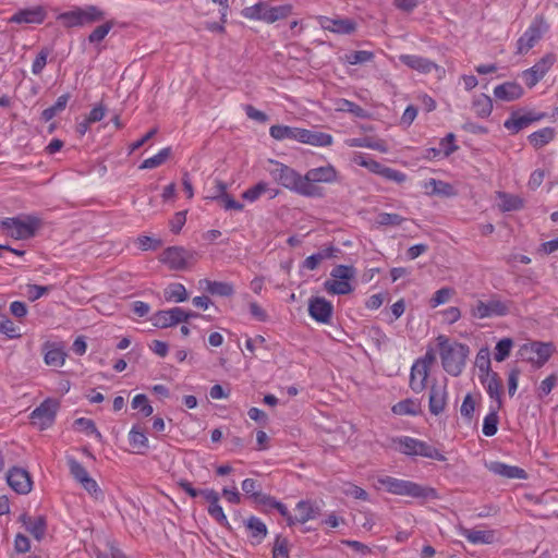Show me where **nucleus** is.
Instances as JSON below:
<instances>
[{
	"label": "nucleus",
	"mask_w": 558,
	"mask_h": 558,
	"mask_svg": "<svg viewBox=\"0 0 558 558\" xmlns=\"http://www.w3.org/2000/svg\"><path fill=\"white\" fill-rule=\"evenodd\" d=\"M269 135L279 142L290 140L315 147H328L333 143V137L329 133L283 124L271 125Z\"/></svg>",
	"instance_id": "f257e3e1"
},
{
	"label": "nucleus",
	"mask_w": 558,
	"mask_h": 558,
	"mask_svg": "<svg viewBox=\"0 0 558 558\" xmlns=\"http://www.w3.org/2000/svg\"><path fill=\"white\" fill-rule=\"evenodd\" d=\"M377 488H384L387 493L392 495L407 496L416 499L427 500L438 498V493L433 487L389 475L377 478Z\"/></svg>",
	"instance_id": "f03ea898"
},
{
	"label": "nucleus",
	"mask_w": 558,
	"mask_h": 558,
	"mask_svg": "<svg viewBox=\"0 0 558 558\" xmlns=\"http://www.w3.org/2000/svg\"><path fill=\"white\" fill-rule=\"evenodd\" d=\"M437 343L444 369L451 376H459L465 366L469 347L460 342H450L444 335L437 337Z\"/></svg>",
	"instance_id": "7ed1b4c3"
},
{
	"label": "nucleus",
	"mask_w": 558,
	"mask_h": 558,
	"mask_svg": "<svg viewBox=\"0 0 558 558\" xmlns=\"http://www.w3.org/2000/svg\"><path fill=\"white\" fill-rule=\"evenodd\" d=\"M303 178L304 197H323L324 190L317 183L332 184L338 182V171L332 165L328 163L307 170Z\"/></svg>",
	"instance_id": "20e7f679"
},
{
	"label": "nucleus",
	"mask_w": 558,
	"mask_h": 558,
	"mask_svg": "<svg viewBox=\"0 0 558 558\" xmlns=\"http://www.w3.org/2000/svg\"><path fill=\"white\" fill-rule=\"evenodd\" d=\"M39 227L40 220L35 216L8 217L0 222V230L15 240L33 238Z\"/></svg>",
	"instance_id": "39448f33"
},
{
	"label": "nucleus",
	"mask_w": 558,
	"mask_h": 558,
	"mask_svg": "<svg viewBox=\"0 0 558 558\" xmlns=\"http://www.w3.org/2000/svg\"><path fill=\"white\" fill-rule=\"evenodd\" d=\"M356 275L355 268L349 265H337L330 272V279L324 282L329 294L343 295L353 291L351 281Z\"/></svg>",
	"instance_id": "423d86ee"
},
{
	"label": "nucleus",
	"mask_w": 558,
	"mask_h": 558,
	"mask_svg": "<svg viewBox=\"0 0 558 558\" xmlns=\"http://www.w3.org/2000/svg\"><path fill=\"white\" fill-rule=\"evenodd\" d=\"M274 168L269 170L272 179L284 189L304 196V178L293 168L276 160H270Z\"/></svg>",
	"instance_id": "0eeeda50"
},
{
	"label": "nucleus",
	"mask_w": 558,
	"mask_h": 558,
	"mask_svg": "<svg viewBox=\"0 0 558 558\" xmlns=\"http://www.w3.org/2000/svg\"><path fill=\"white\" fill-rule=\"evenodd\" d=\"M352 161L360 167L366 168L369 172L398 184H402L408 179L404 172L386 167L365 153H355Z\"/></svg>",
	"instance_id": "6e6552de"
},
{
	"label": "nucleus",
	"mask_w": 558,
	"mask_h": 558,
	"mask_svg": "<svg viewBox=\"0 0 558 558\" xmlns=\"http://www.w3.org/2000/svg\"><path fill=\"white\" fill-rule=\"evenodd\" d=\"M513 303L510 300H501L497 295H493L488 301H477L472 305L471 316L477 319L489 317H504L510 313Z\"/></svg>",
	"instance_id": "1a4fd4ad"
},
{
	"label": "nucleus",
	"mask_w": 558,
	"mask_h": 558,
	"mask_svg": "<svg viewBox=\"0 0 558 558\" xmlns=\"http://www.w3.org/2000/svg\"><path fill=\"white\" fill-rule=\"evenodd\" d=\"M548 28L549 25L542 15L535 16L526 31L517 40V53H526L541 40Z\"/></svg>",
	"instance_id": "9d476101"
},
{
	"label": "nucleus",
	"mask_w": 558,
	"mask_h": 558,
	"mask_svg": "<svg viewBox=\"0 0 558 558\" xmlns=\"http://www.w3.org/2000/svg\"><path fill=\"white\" fill-rule=\"evenodd\" d=\"M553 351L550 343L534 341L522 344L518 351V355L521 360L541 367L550 359Z\"/></svg>",
	"instance_id": "9b49d317"
},
{
	"label": "nucleus",
	"mask_w": 558,
	"mask_h": 558,
	"mask_svg": "<svg viewBox=\"0 0 558 558\" xmlns=\"http://www.w3.org/2000/svg\"><path fill=\"white\" fill-rule=\"evenodd\" d=\"M48 16V10L46 5L39 4L28 8L19 9L15 13H13L8 22L11 24H34L40 25L43 24Z\"/></svg>",
	"instance_id": "f8f14e48"
},
{
	"label": "nucleus",
	"mask_w": 558,
	"mask_h": 558,
	"mask_svg": "<svg viewBox=\"0 0 558 558\" xmlns=\"http://www.w3.org/2000/svg\"><path fill=\"white\" fill-rule=\"evenodd\" d=\"M557 58L554 53H547L533 66L522 72V78L527 87H534L550 70Z\"/></svg>",
	"instance_id": "ddd939ff"
},
{
	"label": "nucleus",
	"mask_w": 558,
	"mask_h": 558,
	"mask_svg": "<svg viewBox=\"0 0 558 558\" xmlns=\"http://www.w3.org/2000/svg\"><path fill=\"white\" fill-rule=\"evenodd\" d=\"M193 257L194 253L182 246H170L160 255V262L172 270H183Z\"/></svg>",
	"instance_id": "4468645a"
},
{
	"label": "nucleus",
	"mask_w": 558,
	"mask_h": 558,
	"mask_svg": "<svg viewBox=\"0 0 558 558\" xmlns=\"http://www.w3.org/2000/svg\"><path fill=\"white\" fill-rule=\"evenodd\" d=\"M58 403L52 399H46L31 413V423L39 429H46L52 425L57 414Z\"/></svg>",
	"instance_id": "2eb2a0df"
},
{
	"label": "nucleus",
	"mask_w": 558,
	"mask_h": 558,
	"mask_svg": "<svg viewBox=\"0 0 558 558\" xmlns=\"http://www.w3.org/2000/svg\"><path fill=\"white\" fill-rule=\"evenodd\" d=\"M316 21L324 31L337 35H351L357 29V23L349 17H328L319 15L316 17Z\"/></svg>",
	"instance_id": "dca6fc26"
},
{
	"label": "nucleus",
	"mask_w": 558,
	"mask_h": 558,
	"mask_svg": "<svg viewBox=\"0 0 558 558\" xmlns=\"http://www.w3.org/2000/svg\"><path fill=\"white\" fill-rule=\"evenodd\" d=\"M308 314L317 323L328 325L333 315V305L322 296H313L308 300Z\"/></svg>",
	"instance_id": "f3484780"
},
{
	"label": "nucleus",
	"mask_w": 558,
	"mask_h": 558,
	"mask_svg": "<svg viewBox=\"0 0 558 558\" xmlns=\"http://www.w3.org/2000/svg\"><path fill=\"white\" fill-rule=\"evenodd\" d=\"M8 485L17 494L26 495L32 490L33 481L29 473L23 469L14 466L7 473Z\"/></svg>",
	"instance_id": "a211bd4d"
},
{
	"label": "nucleus",
	"mask_w": 558,
	"mask_h": 558,
	"mask_svg": "<svg viewBox=\"0 0 558 558\" xmlns=\"http://www.w3.org/2000/svg\"><path fill=\"white\" fill-rule=\"evenodd\" d=\"M185 317L182 307H172L158 311L150 320L157 328H168L180 323H185Z\"/></svg>",
	"instance_id": "6ab92c4d"
},
{
	"label": "nucleus",
	"mask_w": 558,
	"mask_h": 558,
	"mask_svg": "<svg viewBox=\"0 0 558 558\" xmlns=\"http://www.w3.org/2000/svg\"><path fill=\"white\" fill-rule=\"evenodd\" d=\"M545 113L529 112L520 114L512 112L511 116L504 122V126L513 134L519 133L521 130L527 128L531 123L541 121Z\"/></svg>",
	"instance_id": "aec40b11"
},
{
	"label": "nucleus",
	"mask_w": 558,
	"mask_h": 558,
	"mask_svg": "<svg viewBox=\"0 0 558 558\" xmlns=\"http://www.w3.org/2000/svg\"><path fill=\"white\" fill-rule=\"evenodd\" d=\"M202 496L209 502L208 514L221 526H229V521L219 504V494L215 489H202Z\"/></svg>",
	"instance_id": "412c9836"
},
{
	"label": "nucleus",
	"mask_w": 558,
	"mask_h": 558,
	"mask_svg": "<svg viewBox=\"0 0 558 558\" xmlns=\"http://www.w3.org/2000/svg\"><path fill=\"white\" fill-rule=\"evenodd\" d=\"M487 470L495 475L505 478H518V480H526V472L515 465H509L500 461H492L485 464Z\"/></svg>",
	"instance_id": "4be33fe9"
},
{
	"label": "nucleus",
	"mask_w": 558,
	"mask_h": 558,
	"mask_svg": "<svg viewBox=\"0 0 558 558\" xmlns=\"http://www.w3.org/2000/svg\"><path fill=\"white\" fill-rule=\"evenodd\" d=\"M44 361L48 366L61 367L66 357V352L62 343L46 342L43 347Z\"/></svg>",
	"instance_id": "5701e85b"
},
{
	"label": "nucleus",
	"mask_w": 558,
	"mask_h": 558,
	"mask_svg": "<svg viewBox=\"0 0 558 558\" xmlns=\"http://www.w3.org/2000/svg\"><path fill=\"white\" fill-rule=\"evenodd\" d=\"M480 381L485 388L489 398L496 401V405L501 407V381L498 374L496 372L481 374Z\"/></svg>",
	"instance_id": "b1692460"
},
{
	"label": "nucleus",
	"mask_w": 558,
	"mask_h": 558,
	"mask_svg": "<svg viewBox=\"0 0 558 558\" xmlns=\"http://www.w3.org/2000/svg\"><path fill=\"white\" fill-rule=\"evenodd\" d=\"M20 522L37 541L45 537L47 522L44 515L31 517L27 513L20 515Z\"/></svg>",
	"instance_id": "393cba45"
},
{
	"label": "nucleus",
	"mask_w": 558,
	"mask_h": 558,
	"mask_svg": "<svg viewBox=\"0 0 558 558\" xmlns=\"http://www.w3.org/2000/svg\"><path fill=\"white\" fill-rule=\"evenodd\" d=\"M295 511L298 513L293 518V525L316 519L320 513V507L311 500H300L295 506Z\"/></svg>",
	"instance_id": "a878e982"
},
{
	"label": "nucleus",
	"mask_w": 558,
	"mask_h": 558,
	"mask_svg": "<svg viewBox=\"0 0 558 558\" xmlns=\"http://www.w3.org/2000/svg\"><path fill=\"white\" fill-rule=\"evenodd\" d=\"M430 368L425 365H421L414 362L410 372V388L415 392L420 393L425 390L427 386V378L429 376Z\"/></svg>",
	"instance_id": "bb28decb"
},
{
	"label": "nucleus",
	"mask_w": 558,
	"mask_h": 558,
	"mask_svg": "<svg viewBox=\"0 0 558 558\" xmlns=\"http://www.w3.org/2000/svg\"><path fill=\"white\" fill-rule=\"evenodd\" d=\"M399 60L402 64L407 65L408 68L423 74L429 73L434 69L438 68L437 64L430 61L429 59L417 54H401L399 56Z\"/></svg>",
	"instance_id": "cd10ccee"
},
{
	"label": "nucleus",
	"mask_w": 558,
	"mask_h": 558,
	"mask_svg": "<svg viewBox=\"0 0 558 558\" xmlns=\"http://www.w3.org/2000/svg\"><path fill=\"white\" fill-rule=\"evenodd\" d=\"M447 388L446 386L433 385L429 391L428 408L432 414L439 415L447 405Z\"/></svg>",
	"instance_id": "c85d7f7f"
},
{
	"label": "nucleus",
	"mask_w": 558,
	"mask_h": 558,
	"mask_svg": "<svg viewBox=\"0 0 558 558\" xmlns=\"http://www.w3.org/2000/svg\"><path fill=\"white\" fill-rule=\"evenodd\" d=\"M420 439L410 436H396L390 439V448L408 457H416Z\"/></svg>",
	"instance_id": "c756f323"
},
{
	"label": "nucleus",
	"mask_w": 558,
	"mask_h": 558,
	"mask_svg": "<svg viewBox=\"0 0 558 558\" xmlns=\"http://www.w3.org/2000/svg\"><path fill=\"white\" fill-rule=\"evenodd\" d=\"M523 88L517 82H506L494 88V96L502 101H513L523 96Z\"/></svg>",
	"instance_id": "7c9ffc66"
},
{
	"label": "nucleus",
	"mask_w": 558,
	"mask_h": 558,
	"mask_svg": "<svg viewBox=\"0 0 558 558\" xmlns=\"http://www.w3.org/2000/svg\"><path fill=\"white\" fill-rule=\"evenodd\" d=\"M80 27L104 22L107 13L97 5L78 7Z\"/></svg>",
	"instance_id": "2f4dec72"
},
{
	"label": "nucleus",
	"mask_w": 558,
	"mask_h": 558,
	"mask_svg": "<svg viewBox=\"0 0 558 558\" xmlns=\"http://www.w3.org/2000/svg\"><path fill=\"white\" fill-rule=\"evenodd\" d=\"M244 524L248 531V536L252 539V544H260L267 536V526L259 518L251 515L245 520Z\"/></svg>",
	"instance_id": "473e14b6"
},
{
	"label": "nucleus",
	"mask_w": 558,
	"mask_h": 558,
	"mask_svg": "<svg viewBox=\"0 0 558 558\" xmlns=\"http://www.w3.org/2000/svg\"><path fill=\"white\" fill-rule=\"evenodd\" d=\"M391 412L398 416H416L421 413V402L418 399L407 398L395 403Z\"/></svg>",
	"instance_id": "72a5a7b5"
},
{
	"label": "nucleus",
	"mask_w": 558,
	"mask_h": 558,
	"mask_svg": "<svg viewBox=\"0 0 558 558\" xmlns=\"http://www.w3.org/2000/svg\"><path fill=\"white\" fill-rule=\"evenodd\" d=\"M460 535L472 544H492L495 541V532L492 530L460 529Z\"/></svg>",
	"instance_id": "f704fd0d"
},
{
	"label": "nucleus",
	"mask_w": 558,
	"mask_h": 558,
	"mask_svg": "<svg viewBox=\"0 0 558 558\" xmlns=\"http://www.w3.org/2000/svg\"><path fill=\"white\" fill-rule=\"evenodd\" d=\"M199 286L205 291L213 295L219 296H231L234 293V287L232 283L223 282V281H211L208 279L199 280Z\"/></svg>",
	"instance_id": "c9c22d12"
},
{
	"label": "nucleus",
	"mask_w": 558,
	"mask_h": 558,
	"mask_svg": "<svg viewBox=\"0 0 558 558\" xmlns=\"http://www.w3.org/2000/svg\"><path fill=\"white\" fill-rule=\"evenodd\" d=\"M129 442L136 453L143 454L148 449V438L138 425H134L128 435Z\"/></svg>",
	"instance_id": "e433bc0d"
},
{
	"label": "nucleus",
	"mask_w": 558,
	"mask_h": 558,
	"mask_svg": "<svg viewBox=\"0 0 558 558\" xmlns=\"http://www.w3.org/2000/svg\"><path fill=\"white\" fill-rule=\"evenodd\" d=\"M269 4L265 1H258L257 3L246 7L242 10L241 14L243 17L252 21H263L267 23L266 16L268 15Z\"/></svg>",
	"instance_id": "4c0bfd02"
},
{
	"label": "nucleus",
	"mask_w": 558,
	"mask_h": 558,
	"mask_svg": "<svg viewBox=\"0 0 558 558\" xmlns=\"http://www.w3.org/2000/svg\"><path fill=\"white\" fill-rule=\"evenodd\" d=\"M555 134L556 132L554 128L546 126L531 133L527 136V140L534 148H542L555 138Z\"/></svg>",
	"instance_id": "58836bf2"
},
{
	"label": "nucleus",
	"mask_w": 558,
	"mask_h": 558,
	"mask_svg": "<svg viewBox=\"0 0 558 558\" xmlns=\"http://www.w3.org/2000/svg\"><path fill=\"white\" fill-rule=\"evenodd\" d=\"M472 108L478 118L486 119L492 114L493 100L488 95L480 94L473 98Z\"/></svg>",
	"instance_id": "ea45409f"
},
{
	"label": "nucleus",
	"mask_w": 558,
	"mask_h": 558,
	"mask_svg": "<svg viewBox=\"0 0 558 558\" xmlns=\"http://www.w3.org/2000/svg\"><path fill=\"white\" fill-rule=\"evenodd\" d=\"M423 187L425 189L427 194L442 195V196H452L454 194L453 187L450 183L444 182L437 179L427 180Z\"/></svg>",
	"instance_id": "a19ab883"
},
{
	"label": "nucleus",
	"mask_w": 558,
	"mask_h": 558,
	"mask_svg": "<svg viewBox=\"0 0 558 558\" xmlns=\"http://www.w3.org/2000/svg\"><path fill=\"white\" fill-rule=\"evenodd\" d=\"M242 490L246 496L254 499L258 505H264V498H268L269 495H265L260 492V484L254 478H245L242 482Z\"/></svg>",
	"instance_id": "79ce46f5"
},
{
	"label": "nucleus",
	"mask_w": 558,
	"mask_h": 558,
	"mask_svg": "<svg viewBox=\"0 0 558 558\" xmlns=\"http://www.w3.org/2000/svg\"><path fill=\"white\" fill-rule=\"evenodd\" d=\"M501 407L490 405L489 412L484 417L482 432L487 437L494 436L498 430V410Z\"/></svg>",
	"instance_id": "37998d69"
},
{
	"label": "nucleus",
	"mask_w": 558,
	"mask_h": 558,
	"mask_svg": "<svg viewBox=\"0 0 558 558\" xmlns=\"http://www.w3.org/2000/svg\"><path fill=\"white\" fill-rule=\"evenodd\" d=\"M66 464L70 471V474L72 477L81 485L85 481H87L90 475L88 471L85 469V466L78 462L74 457L68 456L66 457Z\"/></svg>",
	"instance_id": "c03bdc74"
},
{
	"label": "nucleus",
	"mask_w": 558,
	"mask_h": 558,
	"mask_svg": "<svg viewBox=\"0 0 558 558\" xmlns=\"http://www.w3.org/2000/svg\"><path fill=\"white\" fill-rule=\"evenodd\" d=\"M165 299L168 302L181 303L189 299V294L182 283L175 282L165 289Z\"/></svg>",
	"instance_id": "a18cd8bd"
},
{
	"label": "nucleus",
	"mask_w": 558,
	"mask_h": 558,
	"mask_svg": "<svg viewBox=\"0 0 558 558\" xmlns=\"http://www.w3.org/2000/svg\"><path fill=\"white\" fill-rule=\"evenodd\" d=\"M497 195L500 199L499 207L502 211H513L523 208L524 204L521 197L505 192H498Z\"/></svg>",
	"instance_id": "49530a36"
},
{
	"label": "nucleus",
	"mask_w": 558,
	"mask_h": 558,
	"mask_svg": "<svg viewBox=\"0 0 558 558\" xmlns=\"http://www.w3.org/2000/svg\"><path fill=\"white\" fill-rule=\"evenodd\" d=\"M293 13V5L291 3H284L280 5H269L267 24H272L277 21L284 20Z\"/></svg>",
	"instance_id": "de8ad7c7"
},
{
	"label": "nucleus",
	"mask_w": 558,
	"mask_h": 558,
	"mask_svg": "<svg viewBox=\"0 0 558 558\" xmlns=\"http://www.w3.org/2000/svg\"><path fill=\"white\" fill-rule=\"evenodd\" d=\"M416 457L428 458L440 462L447 460L446 456L439 449L421 439L418 441Z\"/></svg>",
	"instance_id": "09e8293b"
},
{
	"label": "nucleus",
	"mask_w": 558,
	"mask_h": 558,
	"mask_svg": "<svg viewBox=\"0 0 558 558\" xmlns=\"http://www.w3.org/2000/svg\"><path fill=\"white\" fill-rule=\"evenodd\" d=\"M208 199L217 202L225 210H243L244 206L242 203L235 201L229 193L220 196H207Z\"/></svg>",
	"instance_id": "8fccbe9b"
},
{
	"label": "nucleus",
	"mask_w": 558,
	"mask_h": 558,
	"mask_svg": "<svg viewBox=\"0 0 558 558\" xmlns=\"http://www.w3.org/2000/svg\"><path fill=\"white\" fill-rule=\"evenodd\" d=\"M269 190V183L265 181H259L255 185L248 187L242 193V198L254 203L256 202L263 194H266V192Z\"/></svg>",
	"instance_id": "3c124183"
},
{
	"label": "nucleus",
	"mask_w": 558,
	"mask_h": 558,
	"mask_svg": "<svg viewBox=\"0 0 558 558\" xmlns=\"http://www.w3.org/2000/svg\"><path fill=\"white\" fill-rule=\"evenodd\" d=\"M171 149L169 147H165L160 149L156 155L145 159L140 169H154L162 165L167 158L170 156Z\"/></svg>",
	"instance_id": "603ef678"
},
{
	"label": "nucleus",
	"mask_w": 558,
	"mask_h": 558,
	"mask_svg": "<svg viewBox=\"0 0 558 558\" xmlns=\"http://www.w3.org/2000/svg\"><path fill=\"white\" fill-rule=\"evenodd\" d=\"M513 347V340L511 338L500 339L495 347L494 359L497 362H504L511 352Z\"/></svg>",
	"instance_id": "864d4df0"
},
{
	"label": "nucleus",
	"mask_w": 558,
	"mask_h": 558,
	"mask_svg": "<svg viewBox=\"0 0 558 558\" xmlns=\"http://www.w3.org/2000/svg\"><path fill=\"white\" fill-rule=\"evenodd\" d=\"M265 502L263 506L276 509L286 520L289 526L293 525V515L289 512L287 506L282 504L281 501L275 499L271 496H268V498H264Z\"/></svg>",
	"instance_id": "5fc2aeb1"
},
{
	"label": "nucleus",
	"mask_w": 558,
	"mask_h": 558,
	"mask_svg": "<svg viewBox=\"0 0 558 558\" xmlns=\"http://www.w3.org/2000/svg\"><path fill=\"white\" fill-rule=\"evenodd\" d=\"M113 26H114V22L113 21H106L101 25L97 26L88 35V41L90 44H99L100 41H102L106 38V36L113 28Z\"/></svg>",
	"instance_id": "6e6d98bb"
},
{
	"label": "nucleus",
	"mask_w": 558,
	"mask_h": 558,
	"mask_svg": "<svg viewBox=\"0 0 558 558\" xmlns=\"http://www.w3.org/2000/svg\"><path fill=\"white\" fill-rule=\"evenodd\" d=\"M477 404L476 398L472 393H468L460 408V413L464 420H466L469 423L472 422L474 417L475 408Z\"/></svg>",
	"instance_id": "4d7b16f0"
},
{
	"label": "nucleus",
	"mask_w": 558,
	"mask_h": 558,
	"mask_svg": "<svg viewBox=\"0 0 558 558\" xmlns=\"http://www.w3.org/2000/svg\"><path fill=\"white\" fill-rule=\"evenodd\" d=\"M57 20L66 28L80 27L78 7L73 10L60 13Z\"/></svg>",
	"instance_id": "13d9d810"
},
{
	"label": "nucleus",
	"mask_w": 558,
	"mask_h": 558,
	"mask_svg": "<svg viewBox=\"0 0 558 558\" xmlns=\"http://www.w3.org/2000/svg\"><path fill=\"white\" fill-rule=\"evenodd\" d=\"M373 59L374 53L366 50L351 51L345 54V61L352 65L369 62Z\"/></svg>",
	"instance_id": "bf43d9fd"
},
{
	"label": "nucleus",
	"mask_w": 558,
	"mask_h": 558,
	"mask_svg": "<svg viewBox=\"0 0 558 558\" xmlns=\"http://www.w3.org/2000/svg\"><path fill=\"white\" fill-rule=\"evenodd\" d=\"M337 110L353 113L359 118L365 117V111L361 106L344 98L337 101Z\"/></svg>",
	"instance_id": "052dcab7"
},
{
	"label": "nucleus",
	"mask_w": 558,
	"mask_h": 558,
	"mask_svg": "<svg viewBox=\"0 0 558 558\" xmlns=\"http://www.w3.org/2000/svg\"><path fill=\"white\" fill-rule=\"evenodd\" d=\"M0 333L5 335L10 339H15L21 336L19 328L5 315H0Z\"/></svg>",
	"instance_id": "680f3d73"
},
{
	"label": "nucleus",
	"mask_w": 558,
	"mask_h": 558,
	"mask_svg": "<svg viewBox=\"0 0 558 558\" xmlns=\"http://www.w3.org/2000/svg\"><path fill=\"white\" fill-rule=\"evenodd\" d=\"M272 558H289V542L286 537L277 535L274 547Z\"/></svg>",
	"instance_id": "e2e57ef3"
},
{
	"label": "nucleus",
	"mask_w": 558,
	"mask_h": 558,
	"mask_svg": "<svg viewBox=\"0 0 558 558\" xmlns=\"http://www.w3.org/2000/svg\"><path fill=\"white\" fill-rule=\"evenodd\" d=\"M132 407L133 409L140 410L145 417L150 416L154 412L153 407L148 402L147 396L143 393L136 395L133 398Z\"/></svg>",
	"instance_id": "0e129e2a"
},
{
	"label": "nucleus",
	"mask_w": 558,
	"mask_h": 558,
	"mask_svg": "<svg viewBox=\"0 0 558 558\" xmlns=\"http://www.w3.org/2000/svg\"><path fill=\"white\" fill-rule=\"evenodd\" d=\"M459 146L456 144V136L453 133H448L439 142V149L444 157H449L451 154L457 151Z\"/></svg>",
	"instance_id": "69168bd1"
},
{
	"label": "nucleus",
	"mask_w": 558,
	"mask_h": 558,
	"mask_svg": "<svg viewBox=\"0 0 558 558\" xmlns=\"http://www.w3.org/2000/svg\"><path fill=\"white\" fill-rule=\"evenodd\" d=\"M50 54V49H48L47 47L45 48H41V50L38 52V54L36 56L35 60L33 61V64H32V73L34 75H40L43 70L45 69L46 64H47V59Z\"/></svg>",
	"instance_id": "338daca9"
},
{
	"label": "nucleus",
	"mask_w": 558,
	"mask_h": 558,
	"mask_svg": "<svg viewBox=\"0 0 558 558\" xmlns=\"http://www.w3.org/2000/svg\"><path fill=\"white\" fill-rule=\"evenodd\" d=\"M452 294L453 290L451 288H441L437 290L429 301L430 307L435 308L441 304L447 303Z\"/></svg>",
	"instance_id": "774afa93"
}]
</instances>
